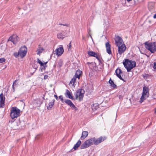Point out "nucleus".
<instances>
[{
  "instance_id": "1",
  "label": "nucleus",
  "mask_w": 156,
  "mask_h": 156,
  "mask_svg": "<svg viewBox=\"0 0 156 156\" xmlns=\"http://www.w3.org/2000/svg\"><path fill=\"white\" fill-rule=\"evenodd\" d=\"M123 63L128 72H130L132 69L136 66V65L135 61H132L128 59H125Z\"/></svg>"
},
{
  "instance_id": "2",
  "label": "nucleus",
  "mask_w": 156,
  "mask_h": 156,
  "mask_svg": "<svg viewBox=\"0 0 156 156\" xmlns=\"http://www.w3.org/2000/svg\"><path fill=\"white\" fill-rule=\"evenodd\" d=\"M145 46L151 53H153L156 51V42H147L145 43Z\"/></svg>"
},
{
  "instance_id": "3",
  "label": "nucleus",
  "mask_w": 156,
  "mask_h": 156,
  "mask_svg": "<svg viewBox=\"0 0 156 156\" xmlns=\"http://www.w3.org/2000/svg\"><path fill=\"white\" fill-rule=\"evenodd\" d=\"M10 111V116L12 119L17 118L20 116V110L17 107H12Z\"/></svg>"
},
{
  "instance_id": "4",
  "label": "nucleus",
  "mask_w": 156,
  "mask_h": 156,
  "mask_svg": "<svg viewBox=\"0 0 156 156\" xmlns=\"http://www.w3.org/2000/svg\"><path fill=\"white\" fill-rule=\"evenodd\" d=\"M82 73L81 71L78 70L76 71L75 75L70 81L69 84H72L73 86L75 87L76 83V79L78 78V79H80V76L81 75Z\"/></svg>"
},
{
  "instance_id": "5",
  "label": "nucleus",
  "mask_w": 156,
  "mask_h": 156,
  "mask_svg": "<svg viewBox=\"0 0 156 156\" xmlns=\"http://www.w3.org/2000/svg\"><path fill=\"white\" fill-rule=\"evenodd\" d=\"M94 139L92 138L87 140L81 145L80 147V149H83L89 147L94 143Z\"/></svg>"
},
{
  "instance_id": "6",
  "label": "nucleus",
  "mask_w": 156,
  "mask_h": 156,
  "mask_svg": "<svg viewBox=\"0 0 156 156\" xmlns=\"http://www.w3.org/2000/svg\"><path fill=\"white\" fill-rule=\"evenodd\" d=\"M84 91L82 89H79L77 90L76 92V94H74L76 99H79L80 101L83 100L84 96Z\"/></svg>"
},
{
  "instance_id": "7",
  "label": "nucleus",
  "mask_w": 156,
  "mask_h": 156,
  "mask_svg": "<svg viewBox=\"0 0 156 156\" xmlns=\"http://www.w3.org/2000/svg\"><path fill=\"white\" fill-rule=\"evenodd\" d=\"M117 46L118 47V53H117V56H118L119 54L120 55L119 57H120L121 55L125 52L126 49V47L125 44Z\"/></svg>"
},
{
  "instance_id": "8",
  "label": "nucleus",
  "mask_w": 156,
  "mask_h": 156,
  "mask_svg": "<svg viewBox=\"0 0 156 156\" xmlns=\"http://www.w3.org/2000/svg\"><path fill=\"white\" fill-rule=\"evenodd\" d=\"M27 48L25 46L21 47L19 50L20 56L21 58H23L26 55Z\"/></svg>"
},
{
  "instance_id": "9",
  "label": "nucleus",
  "mask_w": 156,
  "mask_h": 156,
  "mask_svg": "<svg viewBox=\"0 0 156 156\" xmlns=\"http://www.w3.org/2000/svg\"><path fill=\"white\" fill-rule=\"evenodd\" d=\"M115 44L116 46H119L124 44L122 39L119 36H117L115 37Z\"/></svg>"
},
{
  "instance_id": "10",
  "label": "nucleus",
  "mask_w": 156,
  "mask_h": 156,
  "mask_svg": "<svg viewBox=\"0 0 156 156\" xmlns=\"http://www.w3.org/2000/svg\"><path fill=\"white\" fill-rule=\"evenodd\" d=\"M19 38L16 35H14L9 38L8 41H10L13 44H16L19 41Z\"/></svg>"
},
{
  "instance_id": "11",
  "label": "nucleus",
  "mask_w": 156,
  "mask_h": 156,
  "mask_svg": "<svg viewBox=\"0 0 156 156\" xmlns=\"http://www.w3.org/2000/svg\"><path fill=\"white\" fill-rule=\"evenodd\" d=\"M55 54L58 56L61 55L64 52V50L62 47H59L55 50Z\"/></svg>"
},
{
  "instance_id": "12",
  "label": "nucleus",
  "mask_w": 156,
  "mask_h": 156,
  "mask_svg": "<svg viewBox=\"0 0 156 156\" xmlns=\"http://www.w3.org/2000/svg\"><path fill=\"white\" fill-rule=\"evenodd\" d=\"M87 54L90 56H93L96 57L99 61H100V56L97 53L93 51H88Z\"/></svg>"
},
{
  "instance_id": "13",
  "label": "nucleus",
  "mask_w": 156,
  "mask_h": 156,
  "mask_svg": "<svg viewBox=\"0 0 156 156\" xmlns=\"http://www.w3.org/2000/svg\"><path fill=\"white\" fill-rule=\"evenodd\" d=\"M93 138L94 139V143L96 145H98L99 144L101 143L105 140V138H103L102 136H100L97 140L95 137H93Z\"/></svg>"
},
{
  "instance_id": "14",
  "label": "nucleus",
  "mask_w": 156,
  "mask_h": 156,
  "mask_svg": "<svg viewBox=\"0 0 156 156\" xmlns=\"http://www.w3.org/2000/svg\"><path fill=\"white\" fill-rule=\"evenodd\" d=\"M5 98L2 93L0 94V107L3 108L5 105Z\"/></svg>"
},
{
  "instance_id": "15",
  "label": "nucleus",
  "mask_w": 156,
  "mask_h": 156,
  "mask_svg": "<svg viewBox=\"0 0 156 156\" xmlns=\"http://www.w3.org/2000/svg\"><path fill=\"white\" fill-rule=\"evenodd\" d=\"M115 73H116L117 76L118 78L123 81L124 82L125 81L123 79L121 76V74H122V72L121 69H116L115 71Z\"/></svg>"
},
{
  "instance_id": "16",
  "label": "nucleus",
  "mask_w": 156,
  "mask_h": 156,
  "mask_svg": "<svg viewBox=\"0 0 156 156\" xmlns=\"http://www.w3.org/2000/svg\"><path fill=\"white\" fill-rule=\"evenodd\" d=\"M106 47V48L107 52L109 54H112V51L111 50V45L109 42H107L105 44Z\"/></svg>"
},
{
  "instance_id": "17",
  "label": "nucleus",
  "mask_w": 156,
  "mask_h": 156,
  "mask_svg": "<svg viewBox=\"0 0 156 156\" xmlns=\"http://www.w3.org/2000/svg\"><path fill=\"white\" fill-rule=\"evenodd\" d=\"M148 88L146 87H143V92L142 94V95L144 96H147V94L148 92Z\"/></svg>"
},
{
  "instance_id": "18",
  "label": "nucleus",
  "mask_w": 156,
  "mask_h": 156,
  "mask_svg": "<svg viewBox=\"0 0 156 156\" xmlns=\"http://www.w3.org/2000/svg\"><path fill=\"white\" fill-rule=\"evenodd\" d=\"M67 36V35H64L62 33H59L57 34V37L61 39H63L65 37Z\"/></svg>"
},
{
  "instance_id": "19",
  "label": "nucleus",
  "mask_w": 156,
  "mask_h": 156,
  "mask_svg": "<svg viewBox=\"0 0 156 156\" xmlns=\"http://www.w3.org/2000/svg\"><path fill=\"white\" fill-rule=\"evenodd\" d=\"M81 144V141L80 140H79L77 143L74 145L73 148L75 150H76L77 148L80 146Z\"/></svg>"
},
{
  "instance_id": "20",
  "label": "nucleus",
  "mask_w": 156,
  "mask_h": 156,
  "mask_svg": "<svg viewBox=\"0 0 156 156\" xmlns=\"http://www.w3.org/2000/svg\"><path fill=\"white\" fill-rule=\"evenodd\" d=\"M55 100L54 99L52 100V101L50 102L48 104V106L47 107V108L48 110L51 109L54 105V102Z\"/></svg>"
},
{
  "instance_id": "21",
  "label": "nucleus",
  "mask_w": 156,
  "mask_h": 156,
  "mask_svg": "<svg viewBox=\"0 0 156 156\" xmlns=\"http://www.w3.org/2000/svg\"><path fill=\"white\" fill-rule=\"evenodd\" d=\"M109 83L112 87H113L114 88H116V85L114 83L113 81L111 80V78L109 80Z\"/></svg>"
},
{
  "instance_id": "22",
  "label": "nucleus",
  "mask_w": 156,
  "mask_h": 156,
  "mask_svg": "<svg viewBox=\"0 0 156 156\" xmlns=\"http://www.w3.org/2000/svg\"><path fill=\"white\" fill-rule=\"evenodd\" d=\"M66 104L69 105L71 107L74 104L70 100H66L64 101Z\"/></svg>"
},
{
  "instance_id": "23",
  "label": "nucleus",
  "mask_w": 156,
  "mask_h": 156,
  "mask_svg": "<svg viewBox=\"0 0 156 156\" xmlns=\"http://www.w3.org/2000/svg\"><path fill=\"white\" fill-rule=\"evenodd\" d=\"M88 134V132L83 131L82 133L81 138L83 139L85 138L87 136Z\"/></svg>"
},
{
  "instance_id": "24",
  "label": "nucleus",
  "mask_w": 156,
  "mask_h": 156,
  "mask_svg": "<svg viewBox=\"0 0 156 156\" xmlns=\"http://www.w3.org/2000/svg\"><path fill=\"white\" fill-rule=\"evenodd\" d=\"M44 50V48H41L39 47L38 48L36 52H37V54L39 55L40 54L42 53L43 51Z\"/></svg>"
},
{
  "instance_id": "25",
  "label": "nucleus",
  "mask_w": 156,
  "mask_h": 156,
  "mask_svg": "<svg viewBox=\"0 0 156 156\" xmlns=\"http://www.w3.org/2000/svg\"><path fill=\"white\" fill-rule=\"evenodd\" d=\"M37 63L39 64L41 66H44V65H46L48 62H47L44 63L42 62L38 58L37 59Z\"/></svg>"
},
{
  "instance_id": "26",
  "label": "nucleus",
  "mask_w": 156,
  "mask_h": 156,
  "mask_svg": "<svg viewBox=\"0 0 156 156\" xmlns=\"http://www.w3.org/2000/svg\"><path fill=\"white\" fill-rule=\"evenodd\" d=\"M66 93L67 94L68 96V98H69L72 99L73 98V96L71 95V94L70 92L68 90H66Z\"/></svg>"
},
{
  "instance_id": "27",
  "label": "nucleus",
  "mask_w": 156,
  "mask_h": 156,
  "mask_svg": "<svg viewBox=\"0 0 156 156\" xmlns=\"http://www.w3.org/2000/svg\"><path fill=\"white\" fill-rule=\"evenodd\" d=\"M147 97V96H144V95H142L141 97L140 98V101H139L140 102V103H142L143 102V101L144 100H145Z\"/></svg>"
},
{
  "instance_id": "28",
  "label": "nucleus",
  "mask_w": 156,
  "mask_h": 156,
  "mask_svg": "<svg viewBox=\"0 0 156 156\" xmlns=\"http://www.w3.org/2000/svg\"><path fill=\"white\" fill-rule=\"evenodd\" d=\"M58 67L60 68L63 65V63L62 61L61 60H60L58 62Z\"/></svg>"
},
{
  "instance_id": "29",
  "label": "nucleus",
  "mask_w": 156,
  "mask_h": 156,
  "mask_svg": "<svg viewBox=\"0 0 156 156\" xmlns=\"http://www.w3.org/2000/svg\"><path fill=\"white\" fill-rule=\"evenodd\" d=\"M17 80H15L13 83V84L12 86V88L13 89V91H15V86H16V82Z\"/></svg>"
},
{
  "instance_id": "30",
  "label": "nucleus",
  "mask_w": 156,
  "mask_h": 156,
  "mask_svg": "<svg viewBox=\"0 0 156 156\" xmlns=\"http://www.w3.org/2000/svg\"><path fill=\"white\" fill-rule=\"evenodd\" d=\"M59 98L61 100L62 102L63 103L65 101H64L63 99V97L62 95H60L59 96Z\"/></svg>"
},
{
  "instance_id": "31",
  "label": "nucleus",
  "mask_w": 156,
  "mask_h": 156,
  "mask_svg": "<svg viewBox=\"0 0 156 156\" xmlns=\"http://www.w3.org/2000/svg\"><path fill=\"white\" fill-rule=\"evenodd\" d=\"M14 56L16 57V58H17L19 55H20V54H19V52L18 51V52L17 53V52H15L14 53Z\"/></svg>"
},
{
  "instance_id": "32",
  "label": "nucleus",
  "mask_w": 156,
  "mask_h": 156,
  "mask_svg": "<svg viewBox=\"0 0 156 156\" xmlns=\"http://www.w3.org/2000/svg\"><path fill=\"white\" fill-rule=\"evenodd\" d=\"M5 59L4 58H0V63H2L5 61Z\"/></svg>"
},
{
  "instance_id": "33",
  "label": "nucleus",
  "mask_w": 156,
  "mask_h": 156,
  "mask_svg": "<svg viewBox=\"0 0 156 156\" xmlns=\"http://www.w3.org/2000/svg\"><path fill=\"white\" fill-rule=\"evenodd\" d=\"M71 108H73L75 110V111H76L77 110V108L73 105Z\"/></svg>"
},
{
  "instance_id": "34",
  "label": "nucleus",
  "mask_w": 156,
  "mask_h": 156,
  "mask_svg": "<svg viewBox=\"0 0 156 156\" xmlns=\"http://www.w3.org/2000/svg\"><path fill=\"white\" fill-rule=\"evenodd\" d=\"M153 68L154 69H156V62H154V66H153Z\"/></svg>"
},
{
  "instance_id": "35",
  "label": "nucleus",
  "mask_w": 156,
  "mask_h": 156,
  "mask_svg": "<svg viewBox=\"0 0 156 156\" xmlns=\"http://www.w3.org/2000/svg\"><path fill=\"white\" fill-rule=\"evenodd\" d=\"M68 47H69V48L71 47V43H70L68 45H67Z\"/></svg>"
},
{
  "instance_id": "36",
  "label": "nucleus",
  "mask_w": 156,
  "mask_h": 156,
  "mask_svg": "<svg viewBox=\"0 0 156 156\" xmlns=\"http://www.w3.org/2000/svg\"><path fill=\"white\" fill-rule=\"evenodd\" d=\"M54 97L57 100H58V96L56 95H55Z\"/></svg>"
},
{
  "instance_id": "37",
  "label": "nucleus",
  "mask_w": 156,
  "mask_h": 156,
  "mask_svg": "<svg viewBox=\"0 0 156 156\" xmlns=\"http://www.w3.org/2000/svg\"><path fill=\"white\" fill-rule=\"evenodd\" d=\"M48 76L47 75H45L44 76V79H46L48 78Z\"/></svg>"
},
{
  "instance_id": "38",
  "label": "nucleus",
  "mask_w": 156,
  "mask_h": 156,
  "mask_svg": "<svg viewBox=\"0 0 156 156\" xmlns=\"http://www.w3.org/2000/svg\"><path fill=\"white\" fill-rule=\"evenodd\" d=\"M153 17L154 18H156V13L154 15Z\"/></svg>"
},
{
  "instance_id": "39",
  "label": "nucleus",
  "mask_w": 156,
  "mask_h": 156,
  "mask_svg": "<svg viewBox=\"0 0 156 156\" xmlns=\"http://www.w3.org/2000/svg\"><path fill=\"white\" fill-rule=\"evenodd\" d=\"M62 25L64 26H66L67 27L68 26V25L67 24H62Z\"/></svg>"
},
{
  "instance_id": "40",
  "label": "nucleus",
  "mask_w": 156,
  "mask_h": 156,
  "mask_svg": "<svg viewBox=\"0 0 156 156\" xmlns=\"http://www.w3.org/2000/svg\"><path fill=\"white\" fill-rule=\"evenodd\" d=\"M147 74L145 75V76H144V78H145V77H147Z\"/></svg>"
},
{
  "instance_id": "41",
  "label": "nucleus",
  "mask_w": 156,
  "mask_h": 156,
  "mask_svg": "<svg viewBox=\"0 0 156 156\" xmlns=\"http://www.w3.org/2000/svg\"><path fill=\"white\" fill-rule=\"evenodd\" d=\"M87 64L88 65H89V64H91V63L89 62H87Z\"/></svg>"
},
{
  "instance_id": "42",
  "label": "nucleus",
  "mask_w": 156,
  "mask_h": 156,
  "mask_svg": "<svg viewBox=\"0 0 156 156\" xmlns=\"http://www.w3.org/2000/svg\"><path fill=\"white\" fill-rule=\"evenodd\" d=\"M155 113L156 114V108H155Z\"/></svg>"
},
{
  "instance_id": "43",
  "label": "nucleus",
  "mask_w": 156,
  "mask_h": 156,
  "mask_svg": "<svg viewBox=\"0 0 156 156\" xmlns=\"http://www.w3.org/2000/svg\"><path fill=\"white\" fill-rule=\"evenodd\" d=\"M36 139H37L38 138V136H36Z\"/></svg>"
},
{
  "instance_id": "44",
  "label": "nucleus",
  "mask_w": 156,
  "mask_h": 156,
  "mask_svg": "<svg viewBox=\"0 0 156 156\" xmlns=\"http://www.w3.org/2000/svg\"><path fill=\"white\" fill-rule=\"evenodd\" d=\"M62 24H59V25H62Z\"/></svg>"
},
{
  "instance_id": "45",
  "label": "nucleus",
  "mask_w": 156,
  "mask_h": 156,
  "mask_svg": "<svg viewBox=\"0 0 156 156\" xmlns=\"http://www.w3.org/2000/svg\"><path fill=\"white\" fill-rule=\"evenodd\" d=\"M63 33H65V31H63Z\"/></svg>"
}]
</instances>
